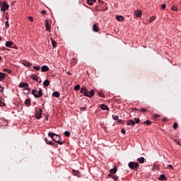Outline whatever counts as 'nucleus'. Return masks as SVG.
<instances>
[{"label": "nucleus", "instance_id": "obj_1", "mask_svg": "<svg viewBox=\"0 0 181 181\" xmlns=\"http://www.w3.org/2000/svg\"><path fill=\"white\" fill-rule=\"evenodd\" d=\"M31 94L34 95L35 98H40V97L43 95V90L40 88H39V90L33 89L31 91Z\"/></svg>", "mask_w": 181, "mask_h": 181}, {"label": "nucleus", "instance_id": "obj_2", "mask_svg": "<svg viewBox=\"0 0 181 181\" xmlns=\"http://www.w3.org/2000/svg\"><path fill=\"white\" fill-rule=\"evenodd\" d=\"M81 93L83 94L85 97H88L89 98H91V90L88 91L86 86H83L81 88Z\"/></svg>", "mask_w": 181, "mask_h": 181}, {"label": "nucleus", "instance_id": "obj_3", "mask_svg": "<svg viewBox=\"0 0 181 181\" xmlns=\"http://www.w3.org/2000/svg\"><path fill=\"white\" fill-rule=\"evenodd\" d=\"M128 166L132 170H138L139 168V164L136 162H129Z\"/></svg>", "mask_w": 181, "mask_h": 181}, {"label": "nucleus", "instance_id": "obj_4", "mask_svg": "<svg viewBox=\"0 0 181 181\" xmlns=\"http://www.w3.org/2000/svg\"><path fill=\"white\" fill-rule=\"evenodd\" d=\"M53 141L57 144H59V145H63V144H64V141H62V137L60 136V135H58L57 134H55Z\"/></svg>", "mask_w": 181, "mask_h": 181}, {"label": "nucleus", "instance_id": "obj_5", "mask_svg": "<svg viewBox=\"0 0 181 181\" xmlns=\"http://www.w3.org/2000/svg\"><path fill=\"white\" fill-rule=\"evenodd\" d=\"M8 9H9V4H8L6 1H3L1 3V11L5 12L6 11H8Z\"/></svg>", "mask_w": 181, "mask_h": 181}, {"label": "nucleus", "instance_id": "obj_6", "mask_svg": "<svg viewBox=\"0 0 181 181\" xmlns=\"http://www.w3.org/2000/svg\"><path fill=\"white\" fill-rule=\"evenodd\" d=\"M35 118L36 119H40L42 118V112H43V110H42V108H39V112L37 111V107H35Z\"/></svg>", "mask_w": 181, "mask_h": 181}, {"label": "nucleus", "instance_id": "obj_7", "mask_svg": "<svg viewBox=\"0 0 181 181\" xmlns=\"http://www.w3.org/2000/svg\"><path fill=\"white\" fill-rule=\"evenodd\" d=\"M12 45H13V42L12 41H6L5 43L6 47H11L12 49H18V47H12Z\"/></svg>", "mask_w": 181, "mask_h": 181}, {"label": "nucleus", "instance_id": "obj_8", "mask_svg": "<svg viewBox=\"0 0 181 181\" xmlns=\"http://www.w3.org/2000/svg\"><path fill=\"white\" fill-rule=\"evenodd\" d=\"M18 87L20 88H26L27 87H29V83L26 82H21Z\"/></svg>", "mask_w": 181, "mask_h": 181}, {"label": "nucleus", "instance_id": "obj_9", "mask_svg": "<svg viewBox=\"0 0 181 181\" xmlns=\"http://www.w3.org/2000/svg\"><path fill=\"white\" fill-rule=\"evenodd\" d=\"M134 15H135L136 18H141V16H142V11H141V10L135 11Z\"/></svg>", "mask_w": 181, "mask_h": 181}, {"label": "nucleus", "instance_id": "obj_10", "mask_svg": "<svg viewBox=\"0 0 181 181\" xmlns=\"http://www.w3.org/2000/svg\"><path fill=\"white\" fill-rule=\"evenodd\" d=\"M22 64L25 66V67H32V63L25 60L23 61Z\"/></svg>", "mask_w": 181, "mask_h": 181}, {"label": "nucleus", "instance_id": "obj_11", "mask_svg": "<svg viewBox=\"0 0 181 181\" xmlns=\"http://www.w3.org/2000/svg\"><path fill=\"white\" fill-rule=\"evenodd\" d=\"M72 173H73L74 176H77V177H81V173H80L79 171L73 170Z\"/></svg>", "mask_w": 181, "mask_h": 181}, {"label": "nucleus", "instance_id": "obj_12", "mask_svg": "<svg viewBox=\"0 0 181 181\" xmlns=\"http://www.w3.org/2000/svg\"><path fill=\"white\" fill-rule=\"evenodd\" d=\"M41 71L43 73H46V71H49V66L47 65H44L41 67Z\"/></svg>", "mask_w": 181, "mask_h": 181}, {"label": "nucleus", "instance_id": "obj_13", "mask_svg": "<svg viewBox=\"0 0 181 181\" xmlns=\"http://www.w3.org/2000/svg\"><path fill=\"white\" fill-rule=\"evenodd\" d=\"M45 30L48 32H50V30H52V28L49 25V23L47 22V21H45Z\"/></svg>", "mask_w": 181, "mask_h": 181}, {"label": "nucleus", "instance_id": "obj_14", "mask_svg": "<svg viewBox=\"0 0 181 181\" xmlns=\"http://www.w3.org/2000/svg\"><path fill=\"white\" fill-rule=\"evenodd\" d=\"M25 105H26V107H30L32 105L30 99L28 98L25 100Z\"/></svg>", "mask_w": 181, "mask_h": 181}, {"label": "nucleus", "instance_id": "obj_15", "mask_svg": "<svg viewBox=\"0 0 181 181\" xmlns=\"http://www.w3.org/2000/svg\"><path fill=\"white\" fill-rule=\"evenodd\" d=\"M93 32H98V30H100V27H98V25L94 24L93 25Z\"/></svg>", "mask_w": 181, "mask_h": 181}, {"label": "nucleus", "instance_id": "obj_16", "mask_svg": "<svg viewBox=\"0 0 181 181\" xmlns=\"http://www.w3.org/2000/svg\"><path fill=\"white\" fill-rule=\"evenodd\" d=\"M127 125H132V127H134L135 126V122L132 119H129L127 120Z\"/></svg>", "mask_w": 181, "mask_h": 181}, {"label": "nucleus", "instance_id": "obj_17", "mask_svg": "<svg viewBox=\"0 0 181 181\" xmlns=\"http://www.w3.org/2000/svg\"><path fill=\"white\" fill-rule=\"evenodd\" d=\"M5 77H6V74L0 72V81H2L5 79Z\"/></svg>", "mask_w": 181, "mask_h": 181}, {"label": "nucleus", "instance_id": "obj_18", "mask_svg": "<svg viewBox=\"0 0 181 181\" xmlns=\"http://www.w3.org/2000/svg\"><path fill=\"white\" fill-rule=\"evenodd\" d=\"M31 78H33V80H35L37 83H42L41 81H39V78H37V75L33 74V76H31Z\"/></svg>", "mask_w": 181, "mask_h": 181}, {"label": "nucleus", "instance_id": "obj_19", "mask_svg": "<svg viewBox=\"0 0 181 181\" xmlns=\"http://www.w3.org/2000/svg\"><path fill=\"white\" fill-rule=\"evenodd\" d=\"M158 180H168V177L163 174L160 175L158 177Z\"/></svg>", "mask_w": 181, "mask_h": 181}, {"label": "nucleus", "instance_id": "obj_20", "mask_svg": "<svg viewBox=\"0 0 181 181\" xmlns=\"http://www.w3.org/2000/svg\"><path fill=\"white\" fill-rule=\"evenodd\" d=\"M43 86L45 87H49V86H50V81L47 79L45 80L43 82Z\"/></svg>", "mask_w": 181, "mask_h": 181}, {"label": "nucleus", "instance_id": "obj_21", "mask_svg": "<svg viewBox=\"0 0 181 181\" xmlns=\"http://www.w3.org/2000/svg\"><path fill=\"white\" fill-rule=\"evenodd\" d=\"M52 96L56 97V98H59V97H60V93H59V91H54L52 93Z\"/></svg>", "mask_w": 181, "mask_h": 181}, {"label": "nucleus", "instance_id": "obj_22", "mask_svg": "<svg viewBox=\"0 0 181 181\" xmlns=\"http://www.w3.org/2000/svg\"><path fill=\"white\" fill-rule=\"evenodd\" d=\"M100 108L101 110H103V111H108V110H110V108H108V106L105 105H100Z\"/></svg>", "mask_w": 181, "mask_h": 181}, {"label": "nucleus", "instance_id": "obj_23", "mask_svg": "<svg viewBox=\"0 0 181 181\" xmlns=\"http://www.w3.org/2000/svg\"><path fill=\"white\" fill-rule=\"evenodd\" d=\"M137 161L139 163H144L145 162V158L144 157H140L137 159Z\"/></svg>", "mask_w": 181, "mask_h": 181}, {"label": "nucleus", "instance_id": "obj_24", "mask_svg": "<svg viewBox=\"0 0 181 181\" xmlns=\"http://www.w3.org/2000/svg\"><path fill=\"white\" fill-rule=\"evenodd\" d=\"M56 136V134L55 133H53V132H49L48 133V136L49 138H52V140L54 139V136Z\"/></svg>", "mask_w": 181, "mask_h": 181}, {"label": "nucleus", "instance_id": "obj_25", "mask_svg": "<svg viewBox=\"0 0 181 181\" xmlns=\"http://www.w3.org/2000/svg\"><path fill=\"white\" fill-rule=\"evenodd\" d=\"M52 47H57V42H56V40L52 39Z\"/></svg>", "mask_w": 181, "mask_h": 181}, {"label": "nucleus", "instance_id": "obj_26", "mask_svg": "<svg viewBox=\"0 0 181 181\" xmlns=\"http://www.w3.org/2000/svg\"><path fill=\"white\" fill-rule=\"evenodd\" d=\"M117 21H118L119 22H122V21H124V17H122V16H117L116 17Z\"/></svg>", "mask_w": 181, "mask_h": 181}, {"label": "nucleus", "instance_id": "obj_27", "mask_svg": "<svg viewBox=\"0 0 181 181\" xmlns=\"http://www.w3.org/2000/svg\"><path fill=\"white\" fill-rule=\"evenodd\" d=\"M110 173H112V175H115L117 173V168H114L110 170Z\"/></svg>", "mask_w": 181, "mask_h": 181}, {"label": "nucleus", "instance_id": "obj_28", "mask_svg": "<svg viewBox=\"0 0 181 181\" xmlns=\"http://www.w3.org/2000/svg\"><path fill=\"white\" fill-rule=\"evenodd\" d=\"M140 112H148V108L146 107H141L139 110Z\"/></svg>", "mask_w": 181, "mask_h": 181}, {"label": "nucleus", "instance_id": "obj_29", "mask_svg": "<svg viewBox=\"0 0 181 181\" xmlns=\"http://www.w3.org/2000/svg\"><path fill=\"white\" fill-rule=\"evenodd\" d=\"M45 143L47 144L48 145H53V141H49V139H47V138H45Z\"/></svg>", "mask_w": 181, "mask_h": 181}, {"label": "nucleus", "instance_id": "obj_30", "mask_svg": "<svg viewBox=\"0 0 181 181\" xmlns=\"http://www.w3.org/2000/svg\"><path fill=\"white\" fill-rule=\"evenodd\" d=\"M3 71H5L6 73H8V74H12V70L8 69L6 68L3 69Z\"/></svg>", "mask_w": 181, "mask_h": 181}, {"label": "nucleus", "instance_id": "obj_31", "mask_svg": "<svg viewBox=\"0 0 181 181\" xmlns=\"http://www.w3.org/2000/svg\"><path fill=\"white\" fill-rule=\"evenodd\" d=\"M112 118L115 121H118V119H119V117L117 115H112Z\"/></svg>", "mask_w": 181, "mask_h": 181}, {"label": "nucleus", "instance_id": "obj_32", "mask_svg": "<svg viewBox=\"0 0 181 181\" xmlns=\"http://www.w3.org/2000/svg\"><path fill=\"white\" fill-rule=\"evenodd\" d=\"M74 90L75 91H78V90H80V86L78 84L76 85L74 87Z\"/></svg>", "mask_w": 181, "mask_h": 181}, {"label": "nucleus", "instance_id": "obj_33", "mask_svg": "<svg viewBox=\"0 0 181 181\" xmlns=\"http://www.w3.org/2000/svg\"><path fill=\"white\" fill-rule=\"evenodd\" d=\"M64 135L65 136H67V138H69L70 136V132L69 131H65L64 133Z\"/></svg>", "mask_w": 181, "mask_h": 181}, {"label": "nucleus", "instance_id": "obj_34", "mask_svg": "<svg viewBox=\"0 0 181 181\" xmlns=\"http://www.w3.org/2000/svg\"><path fill=\"white\" fill-rule=\"evenodd\" d=\"M171 9H172L174 12H176V11H177V9H179V8H178L177 6H172Z\"/></svg>", "mask_w": 181, "mask_h": 181}, {"label": "nucleus", "instance_id": "obj_35", "mask_svg": "<svg viewBox=\"0 0 181 181\" xmlns=\"http://www.w3.org/2000/svg\"><path fill=\"white\" fill-rule=\"evenodd\" d=\"M6 19H7V21L5 22L6 27L9 28V21H8L9 18L6 17Z\"/></svg>", "mask_w": 181, "mask_h": 181}, {"label": "nucleus", "instance_id": "obj_36", "mask_svg": "<svg viewBox=\"0 0 181 181\" xmlns=\"http://www.w3.org/2000/svg\"><path fill=\"white\" fill-rule=\"evenodd\" d=\"M98 94L99 97H101L102 98H104V97H105L104 93H103L102 92H98Z\"/></svg>", "mask_w": 181, "mask_h": 181}, {"label": "nucleus", "instance_id": "obj_37", "mask_svg": "<svg viewBox=\"0 0 181 181\" xmlns=\"http://www.w3.org/2000/svg\"><path fill=\"white\" fill-rule=\"evenodd\" d=\"M33 69L39 71V70H40V66H33Z\"/></svg>", "mask_w": 181, "mask_h": 181}, {"label": "nucleus", "instance_id": "obj_38", "mask_svg": "<svg viewBox=\"0 0 181 181\" xmlns=\"http://www.w3.org/2000/svg\"><path fill=\"white\" fill-rule=\"evenodd\" d=\"M178 127H179V124H177V122H175L173 124V128L175 129H177Z\"/></svg>", "mask_w": 181, "mask_h": 181}, {"label": "nucleus", "instance_id": "obj_39", "mask_svg": "<svg viewBox=\"0 0 181 181\" xmlns=\"http://www.w3.org/2000/svg\"><path fill=\"white\" fill-rule=\"evenodd\" d=\"M155 19H156V17L152 16V17L149 19V23H152V22H153V21H155Z\"/></svg>", "mask_w": 181, "mask_h": 181}, {"label": "nucleus", "instance_id": "obj_40", "mask_svg": "<svg viewBox=\"0 0 181 181\" xmlns=\"http://www.w3.org/2000/svg\"><path fill=\"white\" fill-rule=\"evenodd\" d=\"M109 176H111L112 177V179L115 180V181L118 180V176H117V175H109Z\"/></svg>", "mask_w": 181, "mask_h": 181}, {"label": "nucleus", "instance_id": "obj_41", "mask_svg": "<svg viewBox=\"0 0 181 181\" xmlns=\"http://www.w3.org/2000/svg\"><path fill=\"white\" fill-rule=\"evenodd\" d=\"M144 124H145L146 125H151V124H152V122L146 120V122H144Z\"/></svg>", "mask_w": 181, "mask_h": 181}, {"label": "nucleus", "instance_id": "obj_42", "mask_svg": "<svg viewBox=\"0 0 181 181\" xmlns=\"http://www.w3.org/2000/svg\"><path fill=\"white\" fill-rule=\"evenodd\" d=\"M134 122L135 124H139L140 122L139 118H134Z\"/></svg>", "mask_w": 181, "mask_h": 181}, {"label": "nucleus", "instance_id": "obj_43", "mask_svg": "<svg viewBox=\"0 0 181 181\" xmlns=\"http://www.w3.org/2000/svg\"><path fill=\"white\" fill-rule=\"evenodd\" d=\"M167 169H171V170H173V165H168L167 166Z\"/></svg>", "mask_w": 181, "mask_h": 181}, {"label": "nucleus", "instance_id": "obj_44", "mask_svg": "<svg viewBox=\"0 0 181 181\" xmlns=\"http://www.w3.org/2000/svg\"><path fill=\"white\" fill-rule=\"evenodd\" d=\"M25 90L27 91V94H28V93H30V88H25Z\"/></svg>", "mask_w": 181, "mask_h": 181}, {"label": "nucleus", "instance_id": "obj_45", "mask_svg": "<svg viewBox=\"0 0 181 181\" xmlns=\"http://www.w3.org/2000/svg\"><path fill=\"white\" fill-rule=\"evenodd\" d=\"M117 122H118V124H124V120H122V119H118V121H117Z\"/></svg>", "mask_w": 181, "mask_h": 181}, {"label": "nucleus", "instance_id": "obj_46", "mask_svg": "<svg viewBox=\"0 0 181 181\" xmlns=\"http://www.w3.org/2000/svg\"><path fill=\"white\" fill-rule=\"evenodd\" d=\"M41 13H42V15H43V16L46 15V13H47L46 10H42V11H41Z\"/></svg>", "mask_w": 181, "mask_h": 181}, {"label": "nucleus", "instance_id": "obj_47", "mask_svg": "<svg viewBox=\"0 0 181 181\" xmlns=\"http://www.w3.org/2000/svg\"><path fill=\"white\" fill-rule=\"evenodd\" d=\"M0 93H4V88L2 87L1 85H0Z\"/></svg>", "mask_w": 181, "mask_h": 181}, {"label": "nucleus", "instance_id": "obj_48", "mask_svg": "<svg viewBox=\"0 0 181 181\" xmlns=\"http://www.w3.org/2000/svg\"><path fill=\"white\" fill-rule=\"evenodd\" d=\"M52 146H55V148H57L58 147V145L55 143H53L52 142V144H51Z\"/></svg>", "mask_w": 181, "mask_h": 181}, {"label": "nucleus", "instance_id": "obj_49", "mask_svg": "<svg viewBox=\"0 0 181 181\" xmlns=\"http://www.w3.org/2000/svg\"><path fill=\"white\" fill-rule=\"evenodd\" d=\"M165 8H166V4H162L161 9H165Z\"/></svg>", "mask_w": 181, "mask_h": 181}, {"label": "nucleus", "instance_id": "obj_50", "mask_svg": "<svg viewBox=\"0 0 181 181\" xmlns=\"http://www.w3.org/2000/svg\"><path fill=\"white\" fill-rule=\"evenodd\" d=\"M159 117V115L154 114L153 115V118H158Z\"/></svg>", "mask_w": 181, "mask_h": 181}, {"label": "nucleus", "instance_id": "obj_51", "mask_svg": "<svg viewBox=\"0 0 181 181\" xmlns=\"http://www.w3.org/2000/svg\"><path fill=\"white\" fill-rule=\"evenodd\" d=\"M86 107H81V111H86Z\"/></svg>", "mask_w": 181, "mask_h": 181}, {"label": "nucleus", "instance_id": "obj_52", "mask_svg": "<svg viewBox=\"0 0 181 181\" xmlns=\"http://www.w3.org/2000/svg\"><path fill=\"white\" fill-rule=\"evenodd\" d=\"M88 5L91 6V0H87Z\"/></svg>", "mask_w": 181, "mask_h": 181}, {"label": "nucleus", "instance_id": "obj_53", "mask_svg": "<svg viewBox=\"0 0 181 181\" xmlns=\"http://www.w3.org/2000/svg\"><path fill=\"white\" fill-rule=\"evenodd\" d=\"M163 122H166V121H168V118L163 117Z\"/></svg>", "mask_w": 181, "mask_h": 181}, {"label": "nucleus", "instance_id": "obj_54", "mask_svg": "<svg viewBox=\"0 0 181 181\" xmlns=\"http://www.w3.org/2000/svg\"><path fill=\"white\" fill-rule=\"evenodd\" d=\"M121 132H122V134H125L126 131H125L124 129H122V131H121Z\"/></svg>", "mask_w": 181, "mask_h": 181}, {"label": "nucleus", "instance_id": "obj_55", "mask_svg": "<svg viewBox=\"0 0 181 181\" xmlns=\"http://www.w3.org/2000/svg\"><path fill=\"white\" fill-rule=\"evenodd\" d=\"M29 21H30V22H33V17H29Z\"/></svg>", "mask_w": 181, "mask_h": 181}, {"label": "nucleus", "instance_id": "obj_56", "mask_svg": "<svg viewBox=\"0 0 181 181\" xmlns=\"http://www.w3.org/2000/svg\"><path fill=\"white\" fill-rule=\"evenodd\" d=\"M93 95H94V90H91V97H93Z\"/></svg>", "mask_w": 181, "mask_h": 181}, {"label": "nucleus", "instance_id": "obj_57", "mask_svg": "<svg viewBox=\"0 0 181 181\" xmlns=\"http://www.w3.org/2000/svg\"><path fill=\"white\" fill-rule=\"evenodd\" d=\"M0 107H4V103L0 100Z\"/></svg>", "mask_w": 181, "mask_h": 181}, {"label": "nucleus", "instance_id": "obj_58", "mask_svg": "<svg viewBox=\"0 0 181 181\" xmlns=\"http://www.w3.org/2000/svg\"><path fill=\"white\" fill-rule=\"evenodd\" d=\"M2 50H7V49L5 47H1Z\"/></svg>", "mask_w": 181, "mask_h": 181}, {"label": "nucleus", "instance_id": "obj_59", "mask_svg": "<svg viewBox=\"0 0 181 181\" xmlns=\"http://www.w3.org/2000/svg\"><path fill=\"white\" fill-rule=\"evenodd\" d=\"M133 111H139V110L136 109V108H134Z\"/></svg>", "mask_w": 181, "mask_h": 181}, {"label": "nucleus", "instance_id": "obj_60", "mask_svg": "<svg viewBox=\"0 0 181 181\" xmlns=\"http://www.w3.org/2000/svg\"><path fill=\"white\" fill-rule=\"evenodd\" d=\"M66 74H69V76H71V72H66Z\"/></svg>", "mask_w": 181, "mask_h": 181}, {"label": "nucleus", "instance_id": "obj_61", "mask_svg": "<svg viewBox=\"0 0 181 181\" xmlns=\"http://www.w3.org/2000/svg\"><path fill=\"white\" fill-rule=\"evenodd\" d=\"M46 119L47 121V119H49V116H46Z\"/></svg>", "mask_w": 181, "mask_h": 181}, {"label": "nucleus", "instance_id": "obj_62", "mask_svg": "<svg viewBox=\"0 0 181 181\" xmlns=\"http://www.w3.org/2000/svg\"><path fill=\"white\" fill-rule=\"evenodd\" d=\"M91 2H96V0H91Z\"/></svg>", "mask_w": 181, "mask_h": 181}, {"label": "nucleus", "instance_id": "obj_63", "mask_svg": "<svg viewBox=\"0 0 181 181\" xmlns=\"http://www.w3.org/2000/svg\"><path fill=\"white\" fill-rule=\"evenodd\" d=\"M2 61V57H0V62Z\"/></svg>", "mask_w": 181, "mask_h": 181}, {"label": "nucleus", "instance_id": "obj_64", "mask_svg": "<svg viewBox=\"0 0 181 181\" xmlns=\"http://www.w3.org/2000/svg\"><path fill=\"white\" fill-rule=\"evenodd\" d=\"M100 4H104V1H100Z\"/></svg>", "mask_w": 181, "mask_h": 181}]
</instances>
